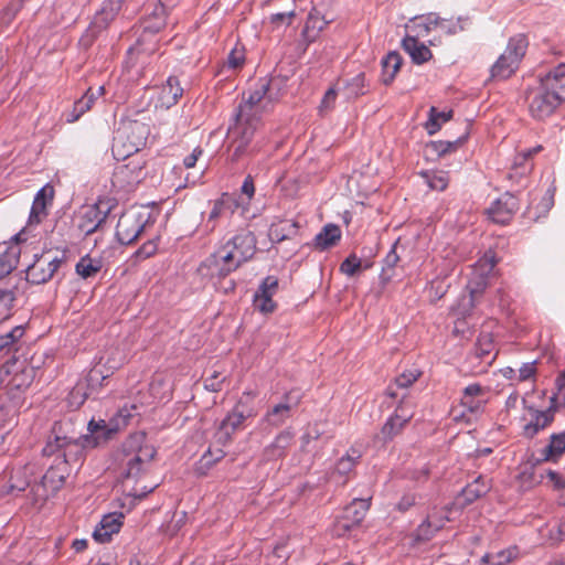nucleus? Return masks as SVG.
<instances>
[{
	"mask_svg": "<svg viewBox=\"0 0 565 565\" xmlns=\"http://www.w3.org/2000/svg\"><path fill=\"white\" fill-rule=\"evenodd\" d=\"M157 451L152 446H142L136 454L130 456L125 462L121 472L122 482L134 481L137 483L145 476L151 466Z\"/></svg>",
	"mask_w": 565,
	"mask_h": 565,
	"instance_id": "13",
	"label": "nucleus"
},
{
	"mask_svg": "<svg viewBox=\"0 0 565 565\" xmlns=\"http://www.w3.org/2000/svg\"><path fill=\"white\" fill-rule=\"evenodd\" d=\"M233 140L230 145V150H232L230 160L231 162H237L243 156L248 153V143L242 141L235 137H232Z\"/></svg>",
	"mask_w": 565,
	"mask_h": 565,
	"instance_id": "50",
	"label": "nucleus"
},
{
	"mask_svg": "<svg viewBox=\"0 0 565 565\" xmlns=\"http://www.w3.org/2000/svg\"><path fill=\"white\" fill-rule=\"evenodd\" d=\"M491 484L482 476H478L472 482L468 483L460 492L459 498L463 500L462 505H469L479 498L487 494Z\"/></svg>",
	"mask_w": 565,
	"mask_h": 565,
	"instance_id": "29",
	"label": "nucleus"
},
{
	"mask_svg": "<svg viewBox=\"0 0 565 565\" xmlns=\"http://www.w3.org/2000/svg\"><path fill=\"white\" fill-rule=\"evenodd\" d=\"M183 88L180 86L178 77L170 76L167 79V84L162 87L161 99L170 107L177 104L178 99L182 96Z\"/></svg>",
	"mask_w": 565,
	"mask_h": 565,
	"instance_id": "39",
	"label": "nucleus"
},
{
	"mask_svg": "<svg viewBox=\"0 0 565 565\" xmlns=\"http://www.w3.org/2000/svg\"><path fill=\"white\" fill-rule=\"evenodd\" d=\"M402 47L415 64L426 63L433 57L431 51L415 36L406 35L402 41Z\"/></svg>",
	"mask_w": 565,
	"mask_h": 565,
	"instance_id": "28",
	"label": "nucleus"
},
{
	"mask_svg": "<svg viewBox=\"0 0 565 565\" xmlns=\"http://www.w3.org/2000/svg\"><path fill=\"white\" fill-rule=\"evenodd\" d=\"M67 471L61 461L51 466L39 482L31 488L34 501H45L50 494L57 492L64 484Z\"/></svg>",
	"mask_w": 565,
	"mask_h": 565,
	"instance_id": "11",
	"label": "nucleus"
},
{
	"mask_svg": "<svg viewBox=\"0 0 565 565\" xmlns=\"http://www.w3.org/2000/svg\"><path fill=\"white\" fill-rule=\"evenodd\" d=\"M340 239L341 228L335 224L329 223L316 235L310 245L317 250H327L335 246Z\"/></svg>",
	"mask_w": 565,
	"mask_h": 565,
	"instance_id": "27",
	"label": "nucleus"
},
{
	"mask_svg": "<svg viewBox=\"0 0 565 565\" xmlns=\"http://www.w3.org/2000/svg\"><path fill=\"white\" fill-rule=\"evenodd\" d=\"M452 116V111H438L436 107L429 110V119L426 124V129L429 135L437 132L440 129L441 122L448 121Z\"/></svg>",
	"mask_w": 565,
	"mask_h": 565,
	"instance_id": "45",
	"label": "nucleus"
},
{
	"mask_svg": "<svg viewBox=\"0 0 565 565\" xmlns=\"http://www.w3.org/2000/svg\"><path fill=\"white\" fill-rule=\"evenodd\" d=\"M88 395L89 393L86 391L84 384H76L68 395L71 406L79 407L88 397Z\"/></svg>",
	"mask_w": 565,
	"mask_h": 565,
	"instance_id": "51",
	"label": "nucleus"
},
{
	"mask_svg": "<svg viewBox=\"0 0 565 565\" xmlns=\"http://www.w3.org/2000/svg\"><path fill=\"white\" fill-rule=\"evenodd\" d=\"M422 375V372L419 370H408L403 372L401 375L395 377V382L393 385H388L386 388V395L396 398L397 392L396 388H407L413 383H415L418 377Z\"/></svg>",
	"mask_w": 565,
	"mask_h": 565,
	"instance_id": "36",
	"label": "nucleus"
},
{
	"mask_svg": "<svg viewBox=\"0 0 565 565\" xmlns=\"http://www.w3.org/2000/svg\"><path fill=\"white\" fill-rule=\"evenodd\" d=\"M245 62V50L244 47H234L227 56V65L231 68H239Z\"/></svg>",
	"mask_w": 565,
	"mask_h": 565,
	"instance_id": "54",
	"label": "nucleus"
},
{
	"mask_svg": "<svg viewBox=\"0 0 565 565\" xmlns=\"http://www.w3.org/2000/svg\"><path fill=\"white\" fill-rule=\"evenodd\" d=\"M126 0H105L100 10H98L85 33L79 39V44L89 47L99 33L108 28L115 20Z\"/></svg>",
	"mask_w": 565,
	"mask_h": 565,
	"instance_id": "6",
	"label": "nucleus"
},
{
	"mask_svg": "<svg viewBox=\"0 0 565 565\" xmlns=\"http://www.w3.org/2000/svg\"><path fill=\"white\" fill-rule=\"evenodd\" d=\"M445 521H448V518L435 519L433 514H429L427 519L418 526L415 534V540L417 542H425L431 539L434 532L441 529L445 524Z\"/></svg>",
	"mask_w": 565,
	"mask_h": 565,
	"instance_id": "35",
	"label": "nucleus"
},
{
	"mask_svg": "<svg viewBox=\"0 0 565 565\" xmlns=\"http://www.w3.org/2000/svg\"><path fill=\"white\" fill-rule=\"evenodd\" d=\"M54 189L45 185L38 191L29 215V224L38 225L47 215L46 206L52 203Z\"/></svg>",
	"mask_w": 565,
	"mask_h": 565,
	"instance_id": "25",
	"label": "nucleus"
},
{
	"mask_svg": "<svg viewBox=\"0 0 565 565\" xmlns=\"http://www.w3.org/2000/svg\"><path fill=\"white\" fill-rule=\"evenodd\" d=\"M299 233V224L296 221L277 218L268 228V238L273 246L284 241H292Z\"/></svg>",
	"mask_w": 565,
	"mask_h": 565,
	"instance_id": "23",
	"label": "nucleus"
},
{
	"mask_svg": "<svg viewBox=\"0 0 565 565\" xmlns=\"http://www.w3.org/2000/svg\"><path fill=\"white\" fill-rule=\"evenodd\" d=\"M362 263L356 255H349L340 265V271L348 276H354L361 269Z\"/></svg>",
	"mask_w": 565,
	"mask_h": 565,
	"instance_id": "49",
	"label": "nucleus"
},
{
	"mask_svg": "<svg viewBox=\"0 0 565 565\" xmlns=\"http://www.w3.org/2000/svg\"><path fill=\"white\" fill-rule=\"evenodd\" d=\"M89 109H90L89 105L86 104V102L81 97L79 99H77L74 103L72 111L66 117V121L67 122L77 121Z\"/></svg>",
	"mask_w": 565,
	"mask_h": 565,
	"instance_id": "52",
	"label": "nucleus"
},
{
	"mask_svg": "<svg viewBox=\"0 0 565 565\" xmlns=\"http://www.w3.org/2000/svg\"><path fill=\"white\" fill-rule=\"evenodd\" d=\"M277 289L278 278L275 276H267L259 285L255 296L273 299V296L276 294Z\"/></svg>",
	"mask_w": 565,
	"mask_h": 565,
	"instance_id": "48",
	"label": "nucleus"
},
{
	"mask_svg": "<svg viewBox=\"0 0 565 565\" xmlns=\"http://www.w3.org/2000/svg\"><path fill=\"white\" fill-rule=\"evenodd\" d=\"M17 287H0V319L4 320L11 316V310L17 299L15 296Z\"/></svg>",
	"mask_w": 565,
	"mask_h": 565,
	"instance_id": "43",
	"label": "nucleus"
},
{
	"mask_svg": "<svg viewBox=\"0 0 565 565\" xmlns=\"http://www.w3.org/2000/svg\"><path fill=\"white\" fill-rule=\"evenodd\" d=\"M335 98H337V92L335 89L333 88H329L322 100H321V105H320V111H327V110H330L333 105H334V102H335Z\"/></svg>",
	"mask_w": 565,
	"mask_h": 565,
	"instance_id": "63",
	"label": "nucleus"
},
{
	"mask_svg": "<svg viewBox=\"0 0 565 565\" xmlns=\"http://www.w3.org/2000/svg\"><path fill=\"white\" fill-rule=\"evenodd\" d=\"M253 303L254 307L262 313H271L276 309V303L270 298L254 296Z\"/></svg>",
	"mask_w": 565,
	"mask_h": 565,
	"instance_id": "56",
	"label": "nucleus"
},
{
	"mask_svg": "<svg viewBox=\"0 0 565 565\" xmlns=\"http://www.w3.org/2000/svg\"><path fill=\"white\" fill-rule=\"evenodd\" d=\"M102 269V262L99 259L84 256L75 266L76 274L84 279L94 277Z\"/></svg>",
	"mask_w": 565,
	"mask_h": 565,
	"instance_id": "42",
	"label": "nucleus"
},
{
	"mask_svg": "<svg viewBox=\"0 0 565 565\" xmlns=\"http://www.w3.org/2000/svg\"><path fill=\"white\" fill-rule=\"evenodd\" d=\"M122 513H109L104 515L99 525L93 532V539L98 543L110 541L111 535L118 533L122 525Z\"/></svg>",
	"mask_w": 565,
	"mask_h": 565,
	"instance_id": "26",
	"label": "nucleus"
},
{
	"mask_svg": "<svg viewBox=\"0 0 565 565\" xmlns=\"http://www.w3.org/2000/svg\"><path fill=\"white\" fill-rule=\"evenodd\" d=\"M403 63V58L401 54L396 51L390 52L383 60H382V82L384 85H390L395 76L396 73L399 71Z\"/></svg>",
	"mask_w": 565,
	"mask_h": 565,
	"instance_id": "33",
	"label": "nucleus"
},
{
	"mask_svg": "<svg viewBox=\"0 0 565 565\" xmlns=\"http://www.w3.org/2000/svg\"><path fill=\"white\" fill-rule=\"evenodd\" d=\"M162 1L163 0H159L153 11L141 21L140 28L142 29V34L137 40L136 44L128 50V54L142 52L152 53L154 51L153 49H143L142 43L147 35H154L166 26L168 9Z\"/></svg>",
	"mask_w": 565,
	"mask_h": 565,
	"instance_id": "14",
	"label": "nucleus"
},
{
	"mask_svg": "<svg viewBox=\"0 0 565 565\" xmlns=\"http://www.w3.org/2000/svg\"><path fill=\"white\" fill-rule=\"evenodd\" d=\"M565 452V431L561 434H553L550 437V443L542 451V461H557Z\"/></svg>",
	"mask_w": 565,
	"mask_h": 565,
	"instance_id": "32",
	"label": "nucleus"
},
{
	"mask_svg": "<svg viewBox=\"0 0 565 565\" xmlns=\"http://www.w3.org/2000/svg\"><path fill=\"white\" fill-rule=\"evenodd\" d=\"M108 374H104L98 365L94 366L86 379V391H89V394L99 388L103 385V382L108 379Z\"/></svg>",
	"mask_w": 565,
	"mask_h": 565,
	"instance_id": "47",
	"label": "nucleus"
},
{
	"mask_svg": "<svg viewBox=\"0 0 565 565\" xmlns=\"http://www.w3.org/2000/svg\"><path fill=\"white\" fill-rule=\"evenodd\" d=\"M149 213L129 210L122 213L117 222L116 237L122 245L132 244L149 225Z\"/></svg>",
	"mask_w": 565,
	"mask_h": 565,
	"instance_id": "8",
	"label": "nucleus"
},
{
	"mask_svg": "<svg viewBox=\"0 0 565 565\" xmlns=\"http://www.w3.org/2000/svg\"><path fill=\"white\" fill-rule=\"evenodd\" d=\"M257 238L250 231H242L230 239L224 247L233 250L236 264L241 266L250 260L256 253Z\"/></svg>",
	"mask_w": 565,
	"mask_h": 565,
	"instance_id": "17",
	"label": "nucleus"
},
{
	"mask_svg": "<svg viewBox=\"0 0 565 565\" xmlns=\"http://www.w3.org/2000/svg\"><path fill=\"white\" fill-rule=\"evenodd\" d=\"M115 205L111 199H100L95 204L86 206L79 216V231L85 236L103 231Z\"/></svg>",
	"mask_w": 565,
	"mask_h": 565,
	"instance_id": "7",
	"label": "nucleus"
},
{
	"mask_svg": "<svg viewBox=\"0 0 565 565\" xmlns=\"http://www.w3.org/2000/svg\"><path fill=\"white\" fill-rule=\"evenodd\" d=\"M539 87L565 102V64H559L540 78Z\"/></svg>",
	"mask_w": 565,
	"mask_h": 565,
	"instance_id": "22",
	"label": "nucleus"
},
{
	"mask_svg": "<svg viewBox=\"0 0 565 565\" xmlns=\"http://www.w3.org/2000/svg\"><path fill=\"white\" fill-rule=\"evenodd\" d=\"M301 401V395L298 391H290L284 395V401L269 409L264 420L273 426H281L288 418L291 417V411L296 408Z\"/></svg>",
	"mask_w": 565,
	"mask_h": 565,
	"instance_id": "18",
	"label": "nucleus"
},
{
	"mask_svg": "<svg viewBox=\"0 0 565 565\" xmlns=\"http://www.w3.org/2000/svg\"><path fill=\"white\" fill-rule=\"evenodd\" d=\"M254 416V412L241 398L234 408L226 415L218 426V441L226 444L232 439V435L242 428L245 419Z\"/></svg>",
	"mask_w": 565,
	"mask_h": 565,
	"instance_id": "15",
	"label": "nucleus"
},
{
	"mask_svg": "<svg viewBox=\"0 0 565 565\" xmlns=\"http://www.w3.org/2000/svg\"><path fill=\"white\" fill-rule=\"evenodd\" d=\"M469 127L470 124L467 122L465 134L454 141L438 140L428 142L425 146L426 154H436L437 157H441L445 156L446 153L456 151L468 139Z\"/></svg>",
	"mask_w": 565,
	"mask_h": 565,
	"instance_id": "30",
	"label": "nucleus"
},
{
	"mask_svg": "<svg viewBox=\"0 0 565 565\" xmlns=\"http://www.w3.org/2000/svg\"><path fill=\"white\" fill-rule=\"evenodd\" d=\"M259 125V117L256 115H246L238 118V113L235 115V124L230 127L228 135L235 137L246 143H250L255 131Z\"/></svg>",
	"mask_w": 565,
	"mask_h": 565,
	"instance_id": "24",
	"label": "nucleus"
},
{
	"mask_svg": "<svg viewBox=\"0 0 565 565\" xmlns=\"http://www.w3.org/2000/svg\"><path fill=\"white\" fill-rule=\"evenodd\" d=\"M66 249L45 250L41 255H34V260L25 270L26 280L34 285L50 281L58 269L67 264Z\"/></svg>",
	"mask_w": 565,
	"mask_h": 565,
	"instance_id": "3",
	"label": "nucleus"
},
{
	"mask_svg": "<svg viewBox=\"0 0 565 565\" xmlns=\"http://www.w3.org/2000/svg\"><path fill=\"white\" fill-rule=\"evenodd\" d=\"M239 267L233 250H227L222 246L201 263L199 271L211 279H224Z\"/></svg>",
	"mask_w": 565,
	"mask_h": 565,
	"instance_id": "9",
	"label": "nucleus"
},
{
	"mask_svg": "<svg viewBox=\"0 0 565 565\" xmlns=\"http://www.w3.org/2000/svg\"><path fill=\"white\" fill-rule=\"evenodd\" d=\"M529 46V41L524 34L512 36L505 51L499 56L491 67V77L493 79H507L519 68Z\"/></svg>",
	"mask_w": 565,
	"mask_h": 565,
	"instance_id": "4",
	"label": "nucleus"
},
{
	"mask_svg": "<svg viewBox=\"0 0 565 565\" xmlns=\"http://www.w3.org/2000/svg\"><path fill=\"white\" fill-rule=\"evenodd\" d=\"M557 394H553L550 397V406L545 411L531 409L532 419L524 425L523 436L526 438H533L540 430L550 426L557 411Z\"/></svg>",
	"mask_w": 565,
	"mask_h": 565,
	"instance_id": "19",
	"label": "nucleus"
},
{
	"mask_svg": "<svg viewBox=\"0 0 565 565\" xmlns=\"http://www.w3.org/2000/svg\"><path fill=\"white\" fill-rule=\"evenodd\" d=\"M519 548L511 546L497 553H487L482 556V563H491L492 565H507L518 559Z\"/></svg>",
	"mask_w": 565,
	"mask_h": 565,
	"instance_id": "37",
	"label": "nucleus"
},
{
	"mask_svg": "<svg viewBox=\"0 0 565 565\" xmlns=\"http://www.w3.org/2000/svg\"><path fill=\"white\" fill-rule=\"evenodd\" d=\"M408 420L409 416H399L398 414L391 416L381 430L383 441L393 439L394 436L402 431Z\"/></svg>",
	"mask_w": 565,
	"mask_h": 565,
	"instance_id": "38",
	"label": "nucleus"
},
{
	"mask_svg": "<svg viewBox=\"0 0 565 565\" xmlns=\"http://www.w3.org/2000/svg\"><path fill=\"white\" fill-rule=\"evenodd\" d=\"M105 92L104 86H99L97 88L89 87L86 93L82 96V98L92 108L93 104L97 98H99Z\"/></svg>",
	"mask_w": 565,
	"mask_h": 565,
	"instance_id": "62",
	"label": "nucleus"
},
{
	"mask_svg": "<svg viewBox=\"0 0 565 565\" xmlns=\"http://www.w3.org/2000/svg\"><path fill=\"white\" fill-rule=\"evenodd\" d=\"M476 355L487 364H491L497 355L494 344L489 334L481 335L476 347Z\"/></svg>",
	"mask_w": 565,
	"mask_h": 565,
	"instance_id": "41",
	"label": "nucleus"
},
{
	"mask_svg": "<svg viewBox=\"0 0 565 565\" xmlns=\"http://www.w3.org/2000/svg\"><path fill=\"white\" fill-rule=\"evenodd\" d=\"M146 161L141 157H130L125 164L117 167L113 174V184L122 190H130L146 177Z\"/></svg>",
	"mask_w": 565,
	"mask_h": 565,
	"instance_id": "12",
	"label": "nucleus"
},
{
	"mask_svg": "<svg viewBox=\"0 0 565 565\" xmlns=\"http://www.w3.org/2000/svg\"><path fill=\"white\" fill-rule=\"evenodd\" d=\"M360 457L361 454L358 450L351 449L350 452L339 459L335 465V472L341 476L348 475L350 471H352Z\"/></svg>",
	"mask_w": 565,
	"mask_h": 565,
	"instance_id": "46",
	"label": "nucleus"
},
{
	"mask_svg": "<svg viewBox=\"0 0 565 565\" xmlns=\"http://www.w3.org/2000/svg\"><path fill=\"white\" fill-rule=\"evenodd\" d=\"M536 361L524 363L519 370V381H527L536 373Z\"/></svg>",
	"mask_w": 565,
	"mask_h": 565,
	"instance_id": "61",
	"label": "nucleus"
},
{
	"mask_svg": "<svg viewBox=\"0 0 565 565\" xmlns=\"http://www.w3.org/2000/svg\"><path fill=\"white\" fill-rule=\"evenodd\" d=\"M294 434L289 430H282L277 435L275 440L265 448L264 455L268 460H275L286 455V450L290 447Z\"/></svg>",
	"mask_w": 565,
	"mask_h": 565,
	"instance_id": "31",
	"label": "nucleus"
},
{
	"mask_svg": "<svg viewBox=\"0 0 565 565\" xmlns=\"http://www.w3.org/2000/svg\"><path fill=\"white\" fill-rule=\"evenodd\" d=\"M158 487L157 483L142 486L141 488H131L128 492V497H131L134 500H141L147 497L150 492H152Z\"/></svg>",
	"mask_w": 565,
	"mask_h": 565,
	"instance_id": "59",
	"label": "nucleus"
},
{
	"mask_svg": "<svg viewBox=\"0 0 565 565\" xmlns=\"http://www.w3.org/2000/svg\"><path fill=\"white\" fill-rule=\"evenodd\" d=\"M148 125L140 121H128L124 124L113 139L111 152L114 158L127 160L136 154L145 147L149 136Z\"/></svg>",
	"mask_w": 565,
	"mask_h": 565,
	"instance_id": "2",
	"label": "nucleus"
},
{
	"mask_svg": "<svg viewBox=\"0 0 565 565\" xmlns=\"http://www.w3.org/2000/svg\"><path fill=\"white\" fill-rule=\"evenodd\" d=\"M225 380L220 372L214 371L212 375L204 380V387L211 392H220L222 390V383Z\"/></svg>",
	"mask_w": 565,
	"mask_h": 565,
	"instance_id": "55",
	"label": "nucleus"
},
{
	"mask_svg": "<svg viewBox=\"0 0 565 565\" xmlns=\"http://www.w3.org/2000/svg\"><path fill=\"white\" fill-rule=\"evenodd\" d=\"M20 249L18 246H11L3 253H0V279L9 275L19 263Z\"/></svg>",
	"mask_w": 565,
	"mask_h": 565,
	"instance_id": "40",
	"label": "nucleus"
},
{
	"mask_svg": "<svg viewBox=\"0 0 565 565\" xmlns=\"http://www.w3.org/2000/svg\"><path fill=\"white\" fill-rule=\"evenodd\" d=\"M87 430L88 434H85L81 439L61 445L57 452H60L58 458H62L61 462L63 465L79 463L87 448H95L100 443L107 441L116 431L115 429L107 428L104 420L99 423L90 420L87 425Z\"/></svg>",
	"mask_w": 565,
	"mask_h": 565,
	"instance_id": "1",
	"label": "nucleus"
},
{
	"mask_svg": "<svg viewBox=\"0 0 565 565\" xmlns=\"http://www.w3.org/2000/svg\"><path fill=\"white\" fill-rule=\"evenodd\" d=\"M224 456L225 452L222 449H216L215 451L207 449L196 465V472L202 476L206 475L207 471Z\"/></svg>",
	"mask_w": 565,
	"mask_h": 565,
	"instance_id": "44",
	"label": "nucleus"
},
{
	"mask_svg": "<svg viewBox=\"0 0 565 565\" xmlns=\"http://www.w3.org/2000/svg\"><path fill=\"white\" fill-rule=\"evenodd\" d=\"M237 207L236 201L224 193L218 200L214 201L213 207L209 214L207 225L212 223L210 230H214L216 220L226 212L233 213Z\"/></svg>",
	"mask_w": 565,
	"mask_h": 565,
	"instance_id": "34",
	"label": "nucleus"
},
{
	"mask_svg": "<svg viewBox=\"0 0 565 565\" xmlns=\"http://www.w3.org/2000/svg\"><path fill=\"white\" fill-rule=\"evenodd\" d=\"M157 250V245L153 241L146 242L137 252L136 256L140 258H148L152 256Z\"/></svg>",
	"mask_w": 565,
	"mask_h": 565,
	"instance_id": "64",
	"label": "nucleus"
},
{
	"mask_svg": "<svg viewBox=\"0 0 565 565\" xmlns=\"http://www.w3.org/2000/svg\"><path fill=\"white\" fill-rule=\"evenodd\" d=\"M369 508V500L354 499L343 509L342 514L333 523V535L338 537L351 536L354 531L360 529Z\"/></svg>",
	"mask_w": 565,
	"mask_h": 565,
	"instance_id": "5",
	"label": "nucleus"
},
{
	"mask_svg": "<svg viewBox=\"0 0 565 565\" xmlns=\"http://www.w3.org/2000/svg\"><path fill=\"white\" fill-rule=\"evenodd\" d=\"M519 209L518 199L507 192L487 210L489 217L498 224H507Z\"/></svg>",
	"mask_w": 565,
	"mask_h": 565,
	"instance_id": "21",
	"label": "nucleus"
},
{
	"mask_svg": "<svg viewBox=\"0 0 565 565\" xmlns=\"http://www.w3.org/2000/svg\"><path fill=\"white\" fill-rule=\"evenodd\" d=\"M327 23L328 22L324 21V19L319 15V12L316 9H313L309 13V15H308L305 29L307 31L312 30V31H318L319 32V31H322L324 29Z\"/></svg>",
	"mask_w": 565,
	"mask_h": 565,
	"instance_id": "53",
	"label": "nucleus"
},
{
	"mask_svg": "<svg viewBox=\"0 0 565 565\" xmlns=\"http://www.w3.org/2000/svg\"><path fill=\"white\" fill-rule=\"evenodd\" d=\"M425 177L427 178V183L429 188L433 190L443 191L448 185V178L446 175H429L428 173H425Z\"/></svg>",
	"mask_w": 565,
	"mask_h": 565,
	"instance_id": "58",
	"label": "nucleus"
},
{
	"mask_svg": "<svg viewBox=\"0 0 565 565\" xmlns=\"http://www.w3.org/2000/svg\"><path fill=\"white\" fill-rule=\"evenodd\" d=\"M396 245H397V242L393 245L392 249L388 252V254L384 258L383 273H386V270H388V269H393L399 262V256L396 253Z\"/></svg>",
	"mask_w": 565,
	"mask_h": 565,
	"instance_id": "60",
	"label": "nucleus"
},
{
	"mask_svg": "<svg viewBox=\"0 0 565 565\" xmlns=\"http://www.w3.org/2000/svg\"><path fill=\"white\" fill-rule=\"evenodd\" d=\"M526 100L530 114L536 119H544L551 116L562 104L553 94L543 90L539 86L529 90Z\"/></svg>",
	"mask_w": 565,
	"mask_h": 565,
	"instance_id": "16",
	"label": "nucleus"
},
{
	"mask_svg": "<svg viewBox=\"0 0 565 565\" xmlns=\"http://www.w3.org/2000/svg\"><path fill=\"white\" fill-rule=\"evenodd\" d=\"M546 478L554 490H565V477L559 472L550 469L546 471Z\"/></svg>",
	"mask_w": 565,
	"mask_h": 565,
	"instance_id": "57",
	"label": "nucleus"
},
{
	"mask_svg": "<svg viewBox=\"0 0 565 565\" xmlns=\"http://www.w3.org/2000/svg\"><path fill=\"white\" fill-rule=\"evenodd\" d=\"M84 435L85 434H82V430L78 429L76 422L72 418H63L55 422L52 427L51 436L42 449V454L43 456L51 457L57 452L62 444L75 441L84 437Z\"/></svg>",
	"mask_w": 565,
	"mask_h": 565,
	"instance_id": "10",
	"label": "nucleus"
},
{
	"mask_svg": "<svg viewBox=\"0 0 565 565\" xmlns=\"http://www.w3.org/2000/svg\"><path fill=\"white\" fill-rule=\"evenodd\" d=\"M273 81L267 78H260L257 83V87L254 92L249 93L247 99L239 104L237 108L238 118L245 117L246 115H256L255 107L265 98L269 102L274 100L275 96L271 93Z\"/></svg>",
	"mask_w": 565,
	"mask_h": 565,
	"instance_id": "20",
	"label": "nucleus"
}]
</instances>
